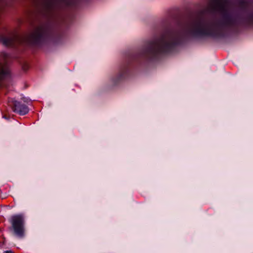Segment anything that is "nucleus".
I'll return each mask as SVG.
<instances>
[{"label": "nucleus", "mask_w": 253, "mask_h": 253, "mask_svg": "<svg viewBox=\"0 0 253 253\" xmlns=\"http://www.w3.org/2000/svg\"><path fill=\"white\" fill-rule=\"evenodd\" d=\"M4 253H13L11 251H5Z\"/></svg>", "instance_id": "10"}, {"label": "nucleus", "mask_w": 253, "mask_h": 253, "mask_svg": "<svg viewBox=\"0 0 253 253\" xmlns=\"http://www.w3.org/2000/svg\"><path fill=\"white\" fill-rule=\"evenodd\" d=\"M213 27L211 25L200 24L198 26L197 32L202 35H212Z\"/></svg>", "instance_id": "5"}, {"label": "nucleus", "mask_w": 253, "mask_h": 253, "mask_svg": "<svg viewBox=\"0 0 253 253\" xmlns=\"http://www.w3.org/2000/svg\"><path fill=\"white\" fill-rule=\"evenodd\" d=\"M56 1L63 2L66 5H71L72 3L70 0H43V4L47 7H50Z\"/></svg>", "instance_id": "7"}, {"label": "nucleus", "mask_w": 253, "mask_h": 253, "mask_svg": "<svg viewBox=\"0 0 253 253\" xmlns=\"http://www.w3.org/2000/svg\"><path fill=\"white\" fill-rule=\"evenodd\" d=\"M165 42L163 40L156 41L150 43L146 49V52L153 53L163 50Z\"/></svg>", "instance_id": "2"}, {"label": "nucleus", "mask_w": 253, "mask_h": 253, "mask_svg": "<svg viewBox=\"0 0 253 253\" xmlns=\"http://www.w3.org/2000/svg\"><path fill=\"white\" fill-rule=\"evenodd\" d=\"M14 39L13 37H5L2 36L0 38V42L5 46L12 45L14 42Z\"/></svg>", "instance_id": "8"}, {"label": "nucleus", "mask_w": 253, "mask_h": 253, "mask_svg": "<svg viewBox=\"0 0 253 253\" xmlns=\"http://www.w3.org/2000/svg\"><path fill=\"white\" fill-rule=\"evenodd\" d=\"M228 2L226 0H213L211 5L215 10L223 11L227 9Z\"/></svg>", "instance_id": "3"}, {"label": "nucleus", "mask_w": 253, "mask_h": 253, "mask_svg": "<svg viewBox=\"0 0 253 253\" xmlns=\"http://www.w3.org/2000/svg\"><path fill=\"white\" fill-rule=\"evenodd\" d=\"M11 227L9 229L19 237H23L24 235V218L22 215H14L10 219Z\"/></svg>", "instance_id": "1"}, {"label": "nucleus", "mask_w": 253, "mask_h": 253, "mask_svg": "<svg viewBox=\"0 0 253 253\" xmlns=\"http://www.w3.org/2000/svg\"><path fill=\"white\" fill-rule=\"evenodd\" d=\"M45 30L42 27L36 28L30 36V40L33 42L38 41L43 35Z\"/></svg>", "instance_id": "4"}, {"label": "nucleus", "mask_w": 253, "mask_h": 253, "mask_svg": "<svg viewBox=\"0 0 253 253\" xmlns=\"http://www.w3.org/2000/svg\"><path fill=\"white\" fill-rule=\"evenodd\" d=\"M15 112L19 113L20 115H25L27 114L29 110L27 107L24 105H21L18 102L14 101L13 103Z\"/></svg>", "instance_id": "6"}, {"label": "nucleus", "mask_w": 253, "mask_h": 253, "mask_svg": "<svg viewBox=\"0 0 253 253\" xmlns=\"http://www.w3.org/2000/svg\"><path fill=\"white\" fill-rule=\"evenodd\" d=\"M5 74V71L2 69H0V78H3L4 75Z\"/></svg>", "instance_id": "9"}]
</instances>
